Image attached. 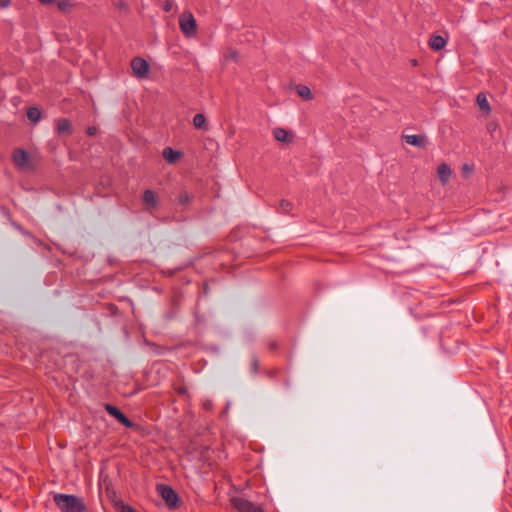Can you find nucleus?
Here are the masks:
<instances>
[{
    "instance_id": "b1692460",
    "label": "nucleus",
    "mask_w": 512,
    "mask_h": 512,
    "mask_svg": "<svg viewBox=\"0 0 512 512\" xmlns=\"http://www.w3.org/2000/svg\"><path fill=\"white\" fill-rule=\"evenodd\" d=\"M42 4H51L53 3L55 0H39Z\"/></svg>"
},
{
    "instance_id": "20e7f679",
    "label": "nucleus",
    "mask_w": 512,
    "mask_h": 512,
    "mask_svg": "<svg viewBox=\"0 0 512 512\" xmlns=\"http://www.w3.org/2000/svg\"><path fill=\"white\" fill-rule=\"evenodd\" d=\"M157 490L169 507H175L177 505L178 496L171 487L160 484L157 486Z\"/></svg>"
},
{
    "instance_id": "f3484780",
    "label": "nucleus",
    "mask_w": 512,
    "mask_h": 512,
    "mask_svg": "<svg viewBox=\"0 0 512 512\" xmlns=\"http://www.w3.org/2000/svg\"><path fill=\"white\" fill-rule=\"evenodd\" d=\"M477 104L482 111H484L486 113H488L490 111V106H489L488 100L484 94H482V93L478 94Z\"/></svg>"
},
{
    "instance_id": "f8f14e48",
    "label": "nucleus",
    "mask_w": 512,
    "mask_h": 512,
    "mask_svg": "<svg viewBox=\"0 0 512 512\" xmlns=\"http://www.w3.org/2000/svg\"><path fill=\"white\" fill-rule=\"evenodd\" d=\"M437 174L442 183L448 182L451 176V168L447 164L439 165L437 169Z\"/></svg>"
},
{
    "instance_id": "6ab92c4d",
    "label": "nucleus",
    "mask_w": 512,
    "mask_h": 512,
    "mask_svg": "<svg viewBox=\"0 0 512 512\" xmlns=\"http://www.w3.org/2000/svg\"><path fill=\"white\" fill-rule=\"evenodd\" d=\"M291 207V203L289 201L283 200L280 204L281 211L287 213Z\"/></svg>"
},
{
    "instance_id": "a211bd4d",
    "label": "nucleus",
    "mask_w": 512,
    "mask_h": 512,
    "mask_svg": "<svg viewBox=\"0 0 512 512\" xmlns=\"http://www.w3.org/2000/svg\"><path fill=\"white\" fill-rule=\"evenodd\" d=\"M40 116H41V112L38 108H36V107L29 108V110L27 112V117L29 120H31L32 122H37L40 119Z\"/></svg>"
},
{
    "instance_id": "9d476101",
    "label": "nucleus",
    "mask_w": 512,
    "mask_h": 512,
    "mask_svg": "<svg viewBox=\"0 0 512 512\" xmlns=\"http://www.w3.org/2000/svg\"><path fill=\"white\" fill-rule=\"evenodd\" d=\"M181 156L179 151L172 149L171 147H166L163 150V157L168 163L176 162Z\"/></svg>"
},
{
    "instance_id": "9b49d317",
    "label": "nucleus",
    "mask_w": 512,
    "mask_h": 512,
    "mask_svg": "<svg viewBox=\"0 0 512 512\" xmlns=\"http://www.w3.org/2000/svg\"><path fill=\"white\" fill-rule=\"evenodd\" d=\"M404 140L407 144L422 147L425 144V137L421 135H404Z\"/></svg>"
},
{
    "instance_id": "ddd939ff",
    "label": "nucleus",
    "mask_w": 512,
    "mask_h": 512,
    "mask_svg": "<svg viewBox=\"0 0 512 512\" xmlns=\"http://www.w3.org/2000/svg\"><path fill=\"white\" fill-rule=\"evenodd\" d=\"M429 45L433 50H441L445 47L446 40L442 36L435 35L430 39Z\"/></svg>"
},
{
    "instance_id": "f257e3e1",
    "label": "nucleus",
    "mask_w": 512,
    "mask_h": 512,
    "mask_svg": "<svg viewBox=\"0 0 512 512\" xmlns=\"http://www.w3.org/2000/svg\"><path fill=\"white\" fill-rule=\"evenodd\" d=\"M53 501L61 512H86L87 507L82 498L72 495L57 493Z\"/></svg>"
},
{
    "instance_id": "39448f33",
    "label": "nucleus",
    "mask_w": 512,
    "mask_h": 512,
    "mask_svg": "<svg viewBox=\"0 0 512 512\" xmlns=\"http://www.w3.org/2000/svg\"><path fill=\"white\" fill-rule=\"evenodd\" d=\"M131 68L135 76L138 78L146 77L149 72L148 62L140 57H136L132 60Z\"/></svg>"
},
{
    "instance_id": "4be33fe9",
    "label": "nucleus",
    "mask_w": 512,
    "mask_h": 512,
    "mask_svg": "<svg viewBox=\"0 0 512 512\" xmlns=\"http://www.w3.org/2000/svg\"><path fill=\"white\" fill-rule=\"evenodd\" d=\"M96 131H97L96 127H89L87 130L89 135H95Z\"/></svg>"
},
{
    "instance_id": "412c9836",
    "label": "nucleus",
    "mask_w": 512,
    "mask_h": 512,
    "mask_svg": "<svg viewBox=\"0 0 512 512\" xmlns=\"http://www.w3.org/2000/svg\"><path fill=\"white\" fill-rule=\"evenodd\" d=\"M58 7L61 10H65L68 7V3L65 2V1H61V2L58 3Z\"/></svg>"
},
{
    "instance_id": "5701e85b",
    "label": "nucleus",
    "mask_w": 512,
    "mask_h": 512,
    "mask_svg": "<svg viewBox=\"0 0 512 512\" xmlns=\"http://www.w3.org/2000/svg\"><path fill=\"white\" fill-rule=\"evenodd\" d=\"M123 512H137L134 508L130 507V506H125L123 508Z\"/></svg>"
},
{
    "instance_id": "f03ea898",
    "label": "nucleus",
    "mask_w": 512,
    "mask_h": 512,
    "mask_svg": "<svg viewBox=\"0 0 512 512\" xmlns=\"http://www.w3.org/2000/svg\"><path fill=\"white\" fill-rule=\"evenodd\" d=\"M179 26L186 37H193L197 32V24L194 16L190 12H184L180 15Z\"/></svg>"
},
{
    "instance_id": "0eeeda50",
    "label": "nucleus",
    "mask_w": 512,
    "mask_h": 512,
    "mask_svg": "<svg viewBox=\"0 0 512 512\" xmlns=\"http://www.w3.org/2000/svg\"><path fill=\"white\" fill-rule=\"evenodd\" d=\"M13 160L18 167L24 168L28 164V155L24 150L17 149L13 153Z\"/></svg>"
},
{
    "instance_id": "aec40b11",
    "label": "nucleus",
    "mask_w": 512,
    "mask_h": 512,
    "mask_svg": "<svg viewBox=\"0 0 512 512\" xmlns=\"http://www.w3.org/2000/svg\"><path fill=\"white\" fill-rule=\"evenodd\" d=\"M10 5V0H0V7L6 8Z\"/></svg>"
},
{
    "instance_id": "4468645a",
    "label": "nucleus",
    "mask_w": 512,
    "mask_h": 512,
    "mask_svg": "<svg viewBox=\"0 0 512 512\" xmlns=\"http://www.w3.org/2000/svg\"><path fill=\"white\" fill-rule=\"evenodd\" d=\"M143 201L150 207L157 205V195L152 190H146L143 194Z\"/></svg>"
},
{
    "instance_id": "dca6fc26",
    "label": "nucleus",
    "mask_w": 512,
    "mask_h": 512,
    "mask_svg": "<svg viewBox=\"0 0 512 512\" xmlns=\"http://www.w3.org/2000/svg\"><path fill=\"white\" fill-rule=\"evenodd\" d=\"M296 91L297 94L305 100H310L312 98L311 90L306 85H298Z\"/></svg>"
},
{
    "instance_id": "2eb2a0df",
    "label": "nucleus",
    "mask_w": 512,
    "mask_h": 512,
    "mask_svg": "<svg viewBox=\"0 0 512 512\" xmlns=\"http://www.w3.org/2000/svg\"><path fill=\"white\" fill-rule=\"evenodd\" d=\"M193 125L197 129H206L207 128V121L206 117L202 113H198L193 118Z\"/></svg>"
},
{
    "instance_id": "1a4fd4ad",
    "label": "nucleus",
    "mask_w": 512,
    "mask_h": 512,
    "mask_svg": "<svg viewBox=\"0 0 512 512\" xmlns=\"http://www.w3.org/2000/svg\"><path fill=\"white\" fill-rule=\"evenodd\" d=\"M56 130L59 134H71V123L67 119H59L56 122Z\"/></svg>"
},
{
    "instance_id": "6e6552de",
    "label": "nucleus",
    "mask_w": 512,
    "mask_h": 512,
    "mask_svg": "<svg viewBox=\"0 0 512 512\" xmlns=\"http://www.w3.org/2000/svg\"><path fill=\"white\" fill-rule=\"evenodd\" d=\"M273 136L279 142L288 143L292 141V135L284 128H275L273 130Z\"/></svg>"
},
{
    "instance_id": "423d86ee",
    "label": "nucleus",
    "mask_w": 512,
    "mask_h": 512,
    "mask_svg": "<svg viewBox=\"0 0 512 512\" xmlns=\"http://www.w3.org/2000/svg\"><path fill=\"white\" fill-rule=\"evenodd\" d=\"M105 410L125 427L129 428L133 426V423L117 407L111 404H106Z\"/></svg>"
},
{
    "instance_id": "7ed1b4c3",
    "label": "nucleus",
    "mask_w": 512,
    "mask_h": 512,
    "mask_svg": "<svg viewBox=\"0 0 512 512\" xmlns=\"http://www.w3.org/2000/svg\"><path fill=\"white\" fill-rule=\"evenodd\" d=\"M231 504L238 512H263L260 506L243 497H233Z\"/></svg>"
}]
</instances>
